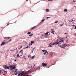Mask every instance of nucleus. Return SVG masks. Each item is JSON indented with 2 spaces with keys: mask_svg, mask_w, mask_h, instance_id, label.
<instances>
[{
  "mask_svg": "<svg viewBox=\"0 0 76 76\" xmlns=\"http://www.w3.org/2000/svg\"><path fill=\"white\" fill-rule=\"evenodd\" d=\"M15 67H16L15 65H14L13 66L11 65L9 67H7V65L4 66L3 67V68H5L4 69V70H6V69H9V67H10V69H11V68H12L11 69H10V70H13V69H15Z\"/></svg>",
  "mask_w": 76,
  "mask_h": 76,
  "instance_id": "obj_1",
  "label": "nucleus"
},
{
  "mask_svg": "<svg viewBox=\"0 0 76 76\" xmlns=\"http://www.w3.org/2000/svg\"><path fill=\"white\" fill-rule=\"evenodd\" d=\"M28 72H30V71H27V72H25L24 71H19V73L18 74L17 76H25L24 75V74H27V73H29Z\"/></svg>",
  "mask_w": 76,
  "mask_h": 76,
  "instance_id": "obj_2",
  "label": "nucleus"
},
{
  "mask_svg": "<svg viewBox=\"0 0 76 76\" xmlns=\"http://www.w3.org/2000/svg\"><path fill=\"white\" fill-rule=\"evenodd\" d=\"M58 45L59 47H61V48H66L65 47H67V46L66 45V44H63L62 46L60 45Z\"/></svg>",
  "mask_w": 76,
  "mask_h": 76,
  "instance_id": "obj_3",
  "label": "nucleus"
},
{
  "mask_svg": "<svg viewBox=\"0 0 76 76\" xmlns=\"http://www.w3.org/2000/svg\"><path fill=\"white\" fill-rule=\"evenodd\" d=\"M35 64L34 65V66H31V69H32V71H33V72H34V71H35L36 70H37V69H35V68H34V67H35Z\"/></svg>",
  "mask_w": 76,
  "mask_h": 76,
  "instance_id": "obj_4",
  "label": "nucleus"
},
{
  "mask_svg": "<svg viewBox=\"0 0 76 76\" xmlns=\"http://www.w3.org/2000/svg\"><path fill=\"white\" fill-rule=\"evenodd\" d=\"M42 51H43V52H45V53H44V55H45V54L47 55L48 54V52H47V51L46 50H43Z\"/></svg>",
  "mask_w": 76,
  "mask_h": 76,
  "instance_id": "obj_5",
  "label": "nucleus"
},
{
  "mask_svg": "<svg viewBox=\"0 0 76 76\" xmlns=\"http://www.w3.org/2000/svg\"><path fill=\"white\" fill-rule=\"evenodd\" d=\"M58 40H57V42H56L55 43H54L53 44H52L53 45H56L58 44Z\"/></svg>",
  "mask_w": 76,
  "mask_h": 76,
  "instance_id": "obj_6",
  "label": "nucleus"
},
{
  "mask_svg": "<svg viewBox=\"0 0 76 76\" xmlns=\"http://www.w3.org/2000/svg\"><path fill=\"white\" fill-rule=\"evenodd\" d=\"M42 65L43 67H44V66H47V64L45 63H42Z\"/></svg>",
  "mask_w": 76,
  "mask_h": 76,
  "instance_id": "obj_7",
  "label": "nucleus"
},
{
  "mask_svg": "<svg viewBox=\"0 0 76 76\" xmlns=\"http://www.w3.org/2000/svg\"><path fill=\"white\" fill-rule=\"evenodd\" d=\"M6 44V43L4 42H3L1 44V46L3 45H4V44Z\"/></svg>",
  "mask_w": 76,
  "mask_h": 76,
  "instance_id": "obj_8",
  "label": "nucleus"
},
{
  "mask_svg": "<svg viewBox=\"0 0 76 76\" xmlns=\"http://www.w3.org/2000/svg\"><path fill=\"white\" fill-rule=\"evenodd\" d=\"M51 32H55V31H54V29H52Z\"/></svg>",
  "mask_w": 76,
  "mask_h": 76,
  "instance_id": "obj_9",
  "label": "nucleus"
},
{
  "mask_svg": "<svg viewBox=\"0 0 76 76\" xmlns=\"http://www.w3.org/2000/svg\"><path fill=\"white\" fill-rule=\"evenodd\" d=\"M64 40H62L60 41L59 42H64Z\"/></svg>",
  "mask_w": 76,
  "mask_h": 76,
  "instance_id": "obj_10",
  "label": "nucleus"
},
{
  "mask_svg": "<svg viewBox=\"0 0 76 76\" xmlns=\"http://www.w3.org/2000/svg\"><path fill=\"white\" fill-rule=\"evenodd\" d=\"M34 35L32 34H30L29 36V37H31V36H32V35Z\"/></svg>",
  "mask_w": 76,
  "mask_h": 76,
  "instance_id": "obj_11",
  "label": "nucleus"
},
{
  "mask_svg": "<svg viewBox=\"0 0 76 76\" xmlns=\"http://www.w3.org/2000/svg\"><path fill=\"white\" fill-rule=\"evenodd\" d=\"M30 48V47H29V46L28 45H27V47H26V48H24L26 49V48Z\"/></svg>",
  "mask_w": 76,
  "mask_h": 76,
  "instance_id": "obj_12",
  "label": "nucleus"
},
{
  "mask_svg": "<svg viewBox=\"0 0 76 76\" xmlns=\"http://www.w3.org/2000/svg\"><path fill=\"white\" fill-rule=\"evenodd\" d=\"M35 27H36V26H34V27H33L32 28H31V30L32 29H34V28H35Z\"/></svg>",
  "mask_w": 76,
  "mask_h": 76,
  "instance_id": "obj_13",
  "label": "nucleus"
},
{
  "mask_svg": "<svg viewBox=\"0 0 76 76\" xmlns=\"http://www.w3.org/2000/svg\"><path fill=\"white\" fill-rule=\"evenodd\" d=\"M31 32H28V33H27V34H28V35H29V34H31Z\"/></svg>",
  "mask_w": 76,
  "mask_h": 76,
  "instance_id": "obj_14",
  "label": "nucleus"
},
{
  "mask_svg": "<svg viewBox=\"0 0 76 76\" xmlns=\"http://www.w3.org/2000/svg\"><path fill=\"white\" fill-rule=\"evenodd\" d=\"M58 45H59L61 44V43L58 42Z\"/></svg>",
  "mask_w": 76,
  "mask_h": 76,
  "instance_id": "obj_15",
  "label": "nucleus"
},
{
  "mask_svg": "<svg viewBox=\"0 0 76 76\" xmlns=\"http://www.w3.org/2000/svg\"><path fill=\"white\" fill-rule=\"evenodd\" d=\"M52 45H53V44L51 45H49V46H48V47L49 48L50 47H52Z\"/></svg>",
  "mask_w": 76,
  "mask_h": 76,
  "instance_id": "obj_16",
  "label": "nucleus"
},
{
  "mask_svg": "<svg viewBox=\"0 0 76 76\" xmlns=\"http://www.w3.org/2000/svg\"><path fill=\"white\" fill-rule=\"evenodd\" d=\"M67 9L64 10V12H67Z\"/></svg>",
  "mask_w": 76,
  "mask_h": 76,
  "instance_id": "obj_17",
  "label": "nucleus"
},
{
  "mask_svg": "<svg viewBox=\"0 0 76 76\" xmlns=\"http://www.w3.org/2000/svg\"><path fill=\"white\" fill-rule=\"evenodd\" d=\"M46 12H49V10L46 9Z\"/></svg>",
  "mask_w": 76,
  "mask_h": 76,
  "instance_id": "obj_18",
  "label": "nucleus"
},
{
  "mask_svg": "<svg viewBox=\"0 0 76 76\" xmlns=\"http://www.w3.org/2000/svg\"><path fill=\"white\" fill-rule=\"evenodd\" d=\"M45 20V19H44L42 20L41 21V22H44V21Z\"/></svg>",
  "mask_w": 76,
  "mask_h": 76,
  "instance_id": "obj_19",
  "label": "nucleus"
},
{
  "mask_svg": "<svg viewBox=\"0 0 76 76\" xmlns=\"http://www.w3.org/2000/svg\"><path fill=\"white\" fill-rule=\"evenodd\" d=\"M16 73L15 74V75H17L18 74V72H16Z\"/></svg>",
  "mask_w": 76,
  "mask_h": 76,
  "instance_id": "obj_20",
  "label": "nucleus"
},
{
  "mask_svg": "<svg viewBox=\"0 0 76 76\" xmlns=\"http://www.w3.org/2000/svg\"><path fill=\"white\" fill-rule=\"evenodd\" d=\"M31 44H32L34 43L33 41H31Z\"/></svg>",
  "mask_w": 76,
  "mask_h": 76,
  "instance_id": "obj_21",
  "label": "nucleus"
},
{
  "mask_svg": "<svg viewBox=\"0 0 76 76\" xmlns=\"http://www.w3.org/2000/svg\"><path fill=\"white\" fill-rule=\"evenodd\" d=\"M35 57V56H33L31 58V59H33V58H34V57Z\"/></svg>",
  "mask_w": 76,
  "mask_h": 76,
  "instance_id": "obj_22",
  "label": "nucleus"
},
{
  "mask_svg": "<svg viewBox=\"0 0 76 76\" xmlns=\"http://www.w3.org/2000/svg\"><path fill=\"white\" fill-rule=\"evenodd\" d=\"M48 32H47L46 33H45V34H46V35H48Z\"/></svg>",
  "mask_w": 76,
  "mask_h": 76,
  "instance_id": "obj_23",
  "label": "nucleus"
},
{
  "mask_svg": "<svg viewBox=\"0 0 76 76\" xmlns=\"http://www.w3.org/2000/svg\"><path fill=\"white\" fill-rule=\"evenodd\" d=\"M7 72V70L6 71L4 70V72Z\"/></svg>",
  "mask_w": 76,
  "mask_h": 76,
  "instance_id": "obj_24",
  "label": "nucleus"
},
{
  "mask_svg": "<svg viewBox=\"0 0 76 76\" xmlns=\"http://www.w3.org/2000/svg\"><path fill=\"white\" fill-rule=\"evenodd\" d=\"M28 57H31V55H29V56H28Z\"/></svg>",
  "mask_w": 76,
  "mask_h": 76,
  "instance_id": "obj_25",
  "label": "nucleus"
},
{
  "mask_svg": "<svg viewBox=\"0 0 76 76\" xmlns=\"http://www.w3.org/2000/svg\"><path fill=\"white\" fill-rule=\"evenodd\" d=\"M19 56V54H18L17 55V57Z\"/></svg>",
  "mask_w": 76,
  "mask_h": 76,
  "instance_id": "obj_26",
  "label": "nucleus"
},
{
  "mask_svg": "<svg viewBox=\"0 0 76 76\" xmlns=\"http://www.w3.org/2000/svg\"><path fill=\"white\" fill-rule=\"evenodd\" d=\"M53 0H48V1H53Z\"/></svg>",
  "mask_w": 76,
  "mask_h": 76,
  "instance_id": "obj_27",
  "label": "nucleus"
},
{
  "mask_svg": "<svg viewBox=\"0 0 76 76\" xmlns=\"http://www.w3.org/2000/svg\"><path fill=\"white\" fill-rule=\"evenodd\" d=\"M12 41V39H11L9 40V42H10V41Z\"/></svg>",
  "mask_w": 76,
  "mask_h": 76,
  "instance_id": "obj_28",
  "label": "nucleus"
},
{
  "mask_svg": "<svg viewBox=\"0 0 76 76\" xmlns=\"http://www.w3.org/2000/svg\"><path fill=\"white\" fill-rule=\"evenodd\" d=\"M57 22H58V21H55V23H57Z\"/></svg>",
  "mask_w": 76,
  "mask_h": 76,
  "instance_id": "obj_29",
  "label": "nucleus"
},
{
  "mask_svg": "<svg viewBox=\"0 0 76 76\" xmlns=\"http://www.w3.org/2000/svg\"><path fill=\"white\" fill-rule=\"evenodd\" d=\"M22 51H23V50H22L20 51V53H21V52H22Z\"/></svg>",
  "mask_w": 76,
  "mask_h": 76,
  "instance_id": "obj_30",
  "label": "nucleus"
},
{
  "mask_svg": "<svg viewBox=\"0 0 76 76\" xmlns=\"http://www.w3.org/2000/svg\"><path fill=\"white\" fill-rule=\"evenodd\" d=\"M21 48H23V47H22V46H21V47L20 48V49H21Z\"/></svg>",
  "mask_w": 76,
  "mask_h": 76,
  "instance_id": "obj_31",
  "label": "nucleus"
},
{
  "mask_svg": "<svg viewBox=\"0 0 76 76\" xmlns=\"http://www.w3.org/2000/svg\"><path fill=\"white\" fill-rule=\"evenodd\" d=\"M50 18V17H47V19H48V18Z\"/></svg>",
  "mask_w": 76,
  "mask_h": 76,
  "instance_id": "obj_32",
  "label": "nucleus"
},
{
  "mask_svg": "<svg viewBox=\"0 0 76 76\" xmlns=\"http://www.w3.org/2000/svg\"><path fill=\"white\" fill-rule=\"evenodd\" d=\"M16 71H17V69H16L15 71V72H16Z\"/></svg>",
  "mask_w": 76,
  "mask_h": 76,
  "instance_id": "obj_33",
  "label": "nucleus"
},
{
  "mask_svg": "<svg viewBox=\"0 0 76 76\" xmlns=\"http://www.w3.org/2000/svg\"><path fill=\"white\" fill-rule=\"evenodd\" d=\"M9 25V24H7V25L6 26H7Z\"/></svg>",
  "mask_w": 76,
  "mask_h": 76,
  "instance_id": "obj_34",
  "label": "nucleus"
},
{
  "mask_svg": "<svg viewBox=\"0 0 76 76\" xmlns=\"http://www.w3.org/2000/svg\"><path fill=\"white\" fill-rule=\"evenodd\" d=\"M74 35L75 36H76V33H75Z\"/></svg>",
  "mask_w": 76,
  "mask_h": 76,
  "instance_id": "obj_35",
  "label": "nucleus"
},
{
  "mask_svg": "<svg viewBox=\"0 0 76 76\" xmlns=\"http://www.w3.org/2000/svg\"><path fill=\"white\" fill-rule=\"evenodd\" d=\"M21 56H22V55H20V56L18 57H20Z\"/></svg>",
  "mask_w": 76,
  "mask_h": 76,
  "instance_id": "obj_36",
  "label": "nucleus"
},
{
  "mask_svg": "<svg viewBox=\"0 0 76 76\" xmlns=\"http://www.w3.org/2000/svg\"><path fill=\"white\" fill-rule=\"evenodd\" d=\"M10 38V37H8V39H9Z\"/></svg>",
  "mask_w": 76,
  "mask_h": 76,
  "instance_id": "obj_37",
  "label": "nucleus"
},
{
  "mask_svg": "<svg viewBox=\"0 0 76 76\" xmlns=\"http://www.w3.org/2000/svg\"><path fill=\"white\" fill-rule=\"evenodd\" d=\"M75 28L76 29V26H75Z\"/></svg>",
  "mask_w": 76,
  "mask_h": 76,
  "instance_id": "obj_38",
  "label": "nucleus"
},
{
  "mask_svg": "<svg viewBox=\"0 0 76 76\" xmlns=\"http://www.w3.org/2000/svg\"><path fill=\"white\" fill-rule=\"evenodd\" d=\"M26 76H30L29 75H27Z\"/></svg>",
  "mask_w": 76,
  "mask_h": 76,
  "instance_id": "obj_39",
  "label": "nucleus"
},
{
  "mask_svg": "<svg viewBox=\"0 0 76 76\" xmlns=\"http://www.w3.org/2000/svg\"><path fill=\"white\" fill-rule=\"evenodd\" d=\"M54 32H52V33H53V34H54Z\"/></svg>",
  "mask_w": 76,
  "mask_h": 76,
  "instance_id": "obj_40",
  "label": "nucleus"
},
{
  "mask_svg": "<svg viewBox=\"0 0 76 76\" xmlns=\"http://www.w3.org/2000/svg\"><path fill=\"white\" fill-rule=\"evenodd\" d=\"M61 26H63V24H62V25H60Z\"/></svg>",
  "mask_w": 76,
  "mask_h": 76,
  "instance_id": "obj_41",
  "label": "nucleus"
},
{
  "mask_svg": "<svg viewBox=\"0 0 76 76\" xmlns=\"http://www.w3.org/2000/svg\"><path fill=\"white\" fill-rule=\"evenodd\" d=\"M14 61H16V60L15 59V60H14Z\"/></svg>",
  "mask_w": 76,
  "mask_h": 76,
  "instance_id": "obj_42",
  "label": "nucleus"
},
{
  "mask_svg": "<svg viewBox=\"0 0 76 76\" xmlns=\"http://www.w3.org/2000/svg\"><path fill=\"white\" fill-rule=\"evenodd\" d=\"M3 75H4H4H5L4 74H3Z\"/></svg>",
  "mask_w": 76,
  "mask_h": 76,
  "instance_id": "obj_43",
  "label": "nucleus"
},
{
  "mask_svg": "<svg viewBox=\"0 0 76 76\" xmlns=\"http://www.w3.org/2000/svg\"><path fill=\"white\" fill-rule=\"evenodd\" d=\"M73 26H75V25H73Z\"/></svg>",
  "mask_w": 76,
  "mask_h": 76,
  "instance_id": "obj_44",
  "label": "nucleus"
},
{
  "mask_svg": "<svg viewBox=\"0 0 76 76\" xmlns=\"http://www.w3.org/2000/svg\"><path fill=\"white\" fill-rule=\"evenodd\" d=\"M7 37H5V39H7Z\"/></svg>",
  "mask_w": 76,
  "mask_h": 76,
  "instance_id": "obj_45",
  "label": "nucleus"
},
{
  "mask_svg": "<svg viewBox=\"0 0 76 76\" xmlns=\"http://www.w3.org/2000/svg\"><path fill=\"white\" fill-rule=\"evenodd\" d=\"M74 1V2H75V1Z\"/></svg>",
  "mask_w": 76,
  "mask_h": 76,
  "instance_id": "obj_46",
  "label": "nucleus"
},
{
  "mask_svg": "<svg viewBox=\"0 0 76 76\" xmlns=\"http://www.w3.org/2000/svg\"><path fill=\"white\" fill-rule=\"evenodd\" d=\"M64 34H67V33H65Z\"/></svg>",
  "mask_w": 76,
  "mask_h": 76,
  "instance_id": "obj_47",
  "label": "nucleus"
},
{
  "mask_svg": "<svg viewBox=\"0 0 76 76\" xmlns=\"http://www.w3.org/2000/svg\"><path fill=\"white\" fill-rule=\"evenodd\" d=\"M73 22L72 21H71V22Z\"/></svg>",
  "mask_w": 76,
  "mask_h": 76,
  "instance_id": "obj_48",
  "label": "nucleus"
},
{
  "mask_svg": "<svg viewBox=\"0 0 76 76\" xmlns=\"http://www.w3.org/2000/svg\"><path fill=\"white\" fill-rule=\"evenodd\" d=\"M66 43L67 44V41H66Z\"/></svg>",
  "mask_w": 76,
  "mask_h": 76,
  "instance_id": "obj_49",
  "label": "nucleus"
},
{
  "mask_svg": "<svg viewBox=\"0 0 76 76\" xmlns=\"http://www.w3.org/2000/svg\"><path fill=\"white\" fill-rule=\"evenodd\" d=\"M52 44L51 43H50V44Z\"/></svg>",
  "mask_w": 76,
  "mask_h": 76,
  "instance_id": "obj_50",
  "label": "nucleus"
},
{
  "mask_svg": "<svg viewBox=\"0 0 76 76\" xmlns=\"http://www.w3.org/2000/svg\"><path fill=\"white\" fill-rule=\"evenodd\" d=\"M39 68H40H40L41 67H40V66H39Z\"/></svg>",
  "mask_w": 76,
  "mask_h": 76,
  "instance_id": "obj_51",
  "label": "nucleus"
},
{
  "mask_svg": "<svg viewBox=\"0 0 76 76\" xmlns=\"http://www.w3.org/2000/svg\"><path fill=\"white\" fill-rule=\"evenodd\" d=\"M72 21H73V20Z\"/></svg>",
  "mask_w": 76,
  "mask_h": 76,
  "instance_id": "obj_52",
  "label": "nucleus"
},
{
  "mask_svg": "<svg viewBox=\"0 0 76 76\" xmlns=\"http://www.w3.org/2000/svg\"><path fill=\"white\" fill-rule=\"evenodd\" d=\"M43 57H42V58Z\"/></svg>",
  "mask_w": 76,
  "mask_h": 76,
  "instance_id": "obj_53",
  "label": "nucleus"
},
{
  "mask_svg": "<svg viewBox=\"0 0 76 76\" xmlns=\"http://www.w3.org/2000/svg\"><path fill=\"white\" fill-rule=\"evenodd\" d=\"M48 68H49V67H48Z\"/></svg>",
  "mask_w": 76,
  "mask_h": 76,
  "instance_id": "obj_54",
  "label": "nucleus"
},
{
  "mask_svg": "<svg viewBox=\"0 0 76 76\" xmlns=\"http://www.w3.org/2000/svg\"><path fill=\"white\" fill-rule=\"evenodd\" d=\"M43 58H44V57H43Z\"/></svg>",
  "mask_w": 76,
  "mask_h": 76,
  "instance_id": "obj_55",
  "label": "nucleus"
}]
</instances>
